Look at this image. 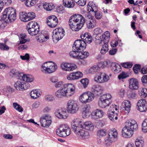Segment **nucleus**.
<instances>
[{
	"label": "nucleus",
	"instance_id": "3",
	"mask_svg": "<svg viewBox=\"0 0 147 147\" xmlns=\"http://www.w3.org/2000/svg\"><path fill=\"white\" fill-rule=\"evenodd\" d=\"M138 129V125L134 119L127 120L125 123L124 128L122 129V135L125 138L131 137L133 134V131Z\"/></svg>",
	"mask_w": 147,
	"mask_h": 147
},
{
	"label": "nucleus",
	"instance_id": "39",
	"mask_svg": "<svg viewBox=\"0 0 147 147\" xmlns=\"http://www.w3.org/2000/svg\"><path fill=\"white\" fill-rule=\"evenodd\" d=\"M82 51H79L78 59H83L86 58L89 55V53L87 51L82 52Z\"/></svg>",
	"mask_w": 147,
	"mask_h": 147
},
{
	"label": "nucleus",
	"instance_id": "34",
	"mask_svg": "<svg viewBox=\"0 0 147 147\" xmlns=\"http://www.w3.org/2000/svg\"><path fill=\"white\" fill-rule=\"evenodd\" d=\"M107 32V31L105 32V33H104V34H103L102 35H101L100 34L102 32V30L99 28H96L95 29L94 31V33L95 34H96V36L95 38V39H96L95 40H98V42H99L100 40H98L96 38L98 36V38H100V37H99L100 36H102V35H103V36H104L103 37L104 38L105 36H106V35H107V34H106V35H105V33Z\"/></svg>",
	"mask_w": 147,
	"mask_h": 147
},
{
	"label": "nucleus",
	"instance_id": "35",
	"mask_svg": "<svg viewBox=\"0 0 147 147\" xmlns=\"http://www.w3.org/2000/svg\"><path fill=\"white\" fill-rule=\"evenodd\" d=\"M118 133L117 130L115 129H112L109 130L108 133V136L109 137L113 138V139L117 138V136Z\"/></svg>",
	"mask_w": 147,
	"mask_h": 147
},
{
	"label": "nucleus",
	"instance_id": "59",
	"mask_svg": "<svg viewBox=\"0 0 147 147\" xmlns=\"http://www.w3.org/2000/svg\"><path fill=\"white\" fill-rule=\"evenodd\" d=\"M127 77L126 74L124 72H122L118 76V78L119 80L123 79Z\"/></svg>",
	"mask_w": 147,
	"mask_h": 147
},
{
	"label": "nucleus",
	"instance_id": "13",
	"mask_svg": "<svg viewBox=\"0 0 147 147\" xmlns=\"http://www.w3.org/2000/svg\"><path fill=\"white\" fill-rule=\"evenodd\" d=\"M76 120H77V121L78 122L77 125L81 127V128H84L87 130H92L93 129L94 126L93 124L90 121H88L84 122L81 119H75L73 121H76Z\"/></svg>",
	"mask_w": 147,
	"mask_h": 147
},
{
	"label": "nucleus",
	"instance_id": "48",
	"mask_svg": "<svg viewBox=\"0 0 147 147\" xmlns=\"http://www.w3.org/2000/svg\"><path fill=\"white\" fill-rule=\"evenodd\" d=\"M99 67L97 66H94L90 68L89 70V72L90 73L94 74L98 72L99 70Z\"/></svg>",
	"mask_w": 147,
	"mask_h": 147
},
{
	"label": "nucleus",
	"instance_id": "30",
	"mask_svg": "<svg viewBox=\"0 0 147 147\" xmlns=\"http://www.w3.org/2000/svg\"><path fill=\"white\" fill-rule=\"evenodd\" d=\"M41 93V92L39 90L35 89L31 91L30 94L32 98L36 99L40 96Z\"/></svg>",
	"mask_w": 147,
	"mask_h": 147
},
{
	"label": "nucleus",
	"instance_id": "41",
	"mask_svg": "<svg viewBox=\"0 0 147 147\" xmlns=\"http://www.w3.org/2000/svg\"><path fill=\"white\" fill-rule=\"evenodd\" d=\"M96 25V22L95 20L92 19L88 22L87 24V27L90 29L94 27Z\"/></svg>",
	"mask_w": 147,
	"mask_h": 147
},
{
	"label": "nucleus",
	"instance_id": "53",
	"mask_svg": "<svg viewBox=\"0 0 147 147\" xmlns=\"http://www.w3.org/2000/svg\"><path fill=\"white\" fill-rule=\"evenodd\" d=\"M80 82L83 85L84 87L85 88L88 84V80L87 78L82 79L80 80Z\"/></svg>",
	"mask_w": 147,
	"mask_h": 147
},
{
	"label": "nucleus",
	"instance_id": "37",
	"mask_svg": "<svg viewBox=\"0 0 147 147\" xmlns=\"http://www.w3.org/2000/svg\"><path fill=\"white\" fill-rule=\"evenodd\" d=\"M138 93L142 98H145L147 96V89L141 88L139 90Z\"/></svg>",
	"mask_w": 147,
	"mask_h": 147
},
{
	"label": "nucleus",
	"instance_id": "16",
	"mask_svg": "<svg viewBox=\"0 0 147 147\" xmlns=\"http://www.w3.org/2000/svg\"><path fill=\"white\" fill-rule=\"evenodd\" d=\"M35 17V13L33 12L26 13L22 12L20 14V18L21 20L26 22L34 19Z\"/></svg>",
	"mask_w": 147,
	"mask_h": 147
},
{
	"label": "nucleus",
	"instance_id": "58",
	"mask_svg": "<svg viewBox=\"0 0 147 147\" xmlns=\"http://www.w3.org/2000/svg\"><path fill=\"white\" fill-rule=\"evenodd\" d=\"M4 6H8L10 5L11 3V0H1Z\"/></svg>",
	"mask_w": 147,
	"mask_h": 147
},
{
	"label": "nucleus",
	"instance_id": "23",
	"mask_svg": "<svg viewBox=\"0 0 147 147\" xmlns=\"http://www.w3.org/2000/svg\"><path fill=\"white\" fill-rule=\"evenodd\" d=\"M56 117L60 119H65L67 118V112L65 109H60L56 110L55 112Z\"/></svg>",
	"mask_w": 147,
	"mask_h": 147
},
{
	"label": "nucleus",
	"instance_id": "19",
	"mask_svg": "<svg viewBox=\"0 0 147 147\" xmlns=\"http://www.w3.org/2000/svg\"><path fill=\"white\" fill-rule=\"evenodd\" d=\"M81 38L82 40H78L81 42H83L85 44V48L86 45V43L90 44L92 41V38L91 36L88 33H86L84 34H82L81 35Z\"/></svg>",
	"mask_w": 147,
	"mask_h": 147
},
{
	"label": "nucleus",
	"instance_id": "43",
	"mask_svg": "<svg viewBox=\"0 0 147 147\" xmlns=\"http://www.w3.org/2000/svg\"><path fill=\"white\" fill-rule=\"evenodd\" d=\"M37 25H39L37 22H30L27 25L26 29L27 30L30 29V28H34L36 27Z\"/></svg>",
	"mask_w": 147,
	"mask_h": 147
},
{
	"label": "nucleus",
	"instance_id": "26",
	"mask_svg": "<svg viewBox=\"0 0 147 147\" xmlns=\"http://www.w3.org/2000/svg\"><path fill=\"white\" fill-rule=\"evenodd\" d=\"M104 113L101 110L96 109L94 110L92 113V118L94 119H98L102 117Z\"/></svg>",
	"mask_w": 147,
	"mask_h": 147
},
{
	"label": "nucleus",
	"instance_id": "55",
	"mask_svg": "<svg viewBox=\"0 0 147 147\" xmlns=\"http://www.w3.org/2000/svg\"><path fill=\"white\" fill-rule=\"evenodd\" d=\"M94 13L95 17L97 19H100L102 17V13L99 11Z\"/></svg>",
	"mask_w": 147,
	"mask_h": 147
},
{
	"label": "nucleus",
	"instance_id": "50",
	"mask_svg": "<svg viewBox=\"0 0 147 147\" xmlns=\"http://www.w3.org/2000/svg\"><path fill=\"white\" fill-rule=\"evenodd\" d=\"M140 68L141 67L140 65L136 64L133 67V69L134 73L136 74H137L138 73V71L140 70Z\"/></svg>",
	"mask_w": 147,
	"mask_h": 147
},
{
	"label": "nucleus",
	"instance_id": "64",
	"mask_svg": "<svg viewBox=\"0 0 147 147\" xmlns=\"http://www.w3.org/2000/svg\"><path fill=\"white\" fill-rule=\"evenodd\" d=\"M77 3L79 5L81 6H84L86 3V0H79L77 2Z\"/></svg>",
	"mask_w": 147,
	"mask_h": 147
},
{
	"label": "nucleus",
	"instance_id": "36",
	"mask_svg": "<svg viewBox=\"0 0 147 147\" xmlns=\"http://www.w3.org/2000/svg\"><path fill=\"white\" fill-rule=\"evenodd\" d=\"M38 35V38L37 40L40 42H42L49 38V37L47 36H45L43 33H41L40 34H39Z\"/></svg>",
	"mask_w": 147,
	"mask_h": 147
},
{
	"label": "nucleus",
	"instance_id": "24",
	"mask_svg": "<svg viewBox=\"0 0 147 147\" xmlns=\"http://www.w3.org/2000/svg\"><path fill=\"white\" fill-rule=\"evenodd\" d=\"M129 87L131 90H137L139 88V83L137 79L132 78L129 80Z\"/></svg>",
	"mask_w": 147,
	"mask_h": 147
},
{
	"label": "nucleus",
	"instance_id": "9",
	"mask_svg": "<svg viewBox=\"0 0 147 147\" xmlns=\"http://www.w3.org/2000/svg\"><path fill=\"white\" fill-rule=\"evenodd\" d=\"M57 134L62 137H65L71 134V129L69 126L65 124H62L56 129Z\"/></svg>",
	"mask_w": 147,
	"mask_h": 147
},
{
	"label": "nucleus",
	"instance_id": "11",
	"mask_svg": "<svg viewBox=\"0 0 147 147\" xmlns=\"http://www.w3.org/2000/svg\"><path fill=\"white\" fill-rule=\"evenodd\" d=\"M11 73L16 77H18L25 82H31L33 81L34 80V77L30 75H26L22 73H20L16 69H13L11 71Z\"/></svg>",
	"mask_w": 147,
	"mask_h": 147
},
{
	"label": "nucleus",
	"instance_id": "32",
	"mask_svg": "<svg viewBox=\"0 0 147 147\" xmlns=\"http://www.w3.org/2000/svg\"><path fill=\"white\" fill-rule=\"evenodd\" d=\"M29 34L33 36L37 34L39 31V26L37 25L35 28H30L27 30Z\"/></svg>",
	"mask_w": 147,
	"mask_h": 147
},
{
	"label": "nucleus",
	"instance_id": "47",
	"mask_svg": "<svg viewBox=\"0 0 147 147\" xmlns=\"http://www.w3.org/2000/svg\"><path fill=\"white\" fill-rule=\"evenodd\" d=\"M113 140H114L113 139V138H111L110 137L108 136L105 138V144H106L107 146H110Z\"/></svg>",
	"mask_w": 147,
	"mask_h": 147
},
{
	"label": "nucleus",
	"instance_id": "15",
	"mask_svg": "<svg viewBox=\"0 0 147 147\" xmlns=\"http://www.w3.org/2000/svg\"><path fill=\"white\" fill-rule=\"evenodd\" d=\"M109 80V76L104 72H100L96 75L94 78V81L99 83L107 82Z\"/></svg>",
	"mask_w": 147,
	"mask_h": 147
},
{
	"label": "nucleus",
	"instance_id": "25",
	"mask_svg": "<svg viewBox=\"0 0 147 147\" xmlns=\"http://www.w3.org/2000/svg\"><path fill=\"white\" fill-rule=\"evenodd\" d=\"M26 84L24 82L17 81L14 83V86L17 90L23 91L27 88L26 85Z\"/></svg>",
	"mask_w": 147,
	"mask_h": 147
},
{
	"label": "nucleus",
	"instance_id": "38",
	"mask_svg": "<svg viewBox=\"0 0 147 147\" xmlns=\"http://www.w3.org/2000/svg\"><path fill=\"white\" fill-rule=\"evenodd\" d=\"M43 6L44 9L47 11H51L54 8V6L52 3H46L43 4Z\"/></svg>",
	"mask_w": 147,
	"mask_h": 147
},
{
	"label": "nucleus",
	"instance_id": "17",
	"mask_svg": "<svg viewBox=\"0 0 147 147\" xmlns=\"http://www.w3.org/2000/svg\"><path fill=\"white\" fill-rule=\"evenodd\" d=\"M53 33H55L53 37L57 41L62 38L64 36L65 32L63 29L61 28H59L54 30Z\"/></svg>",
	"mask_w": 147,
	"mask_h": 147
},
{
	"label": "nucleus",
	"instance_id": "54",
	"mask_svg": "<svg viewBox=\"0 0 147 147\" xmlns=\"http://www.w3.org/2000/svg\"><path fill=\"white\" fill-rule=\"evenodd\" d=\"M132 64L131 62H127L122 64V66L123 67L127 68H130L132 67Z\"/></svg>",
	"mask_w": 147,
	"mask_h": 147
},
{
	"label": "nucleus",
	"instance_id": "22",
	"mask_svg": "<svg viewBox=\"0 0 147 147\" xmlns=\"http://www.w3.org/2000/svg\"><path fill=\"white\" fill-rule=\"evenodd\" d=\"M40 121L41 126L44 127L49 126L51 123V119L50 116L48 115H45L42 117L40 119Z\"/></svg>",
	"mask_w": 147,
	"mask_h": 147
},
{
	"label": "nucleus",
	"instance_id": "57",
	"mask_svg": "<svg viewBox=\"0 0 147 147\" xmlns=\"http://www.w3.org/2000/svg\"><path fill=\"white\" fill-rule=\"evenodd\" d=\"M5 21V20H0V28H3L6 26Z\"/></svg>",
	"mask_w": 147,
	"mask_h": 147
},
{
	"label": "nucleus",
	"instance_id": "40",
	"mask_svg": "<svg viewBox=\"0 0 147 147\" xmlns=\"http://www.w3.org/2000/svg\"><path fill=\"white\" fill-rule=\"evenodd\" d=\"M19 38L20 44H23L28 41V40L26 39V35L24 34H20Z\"/></svg>",
	"mask_w": 147,
	"mask_h": 147
},
{
	"label": "nucleus",
	"instance_id": "12",
	"mask_svg": "<svg viewBox=\"0 0 147 147\" xmlns=\"http://www.w3.org/2000/svg\"><path fill=\"white\" fill-rule=\"evenodd\" d=\"M67 108L69 113L71 114L76 113L79 109L77 101L73 99L68 100L67 103Z\"/></svg>",
	"mask_w": 147,
	"mask_h": 147
},
{
	"label": "nucleus",
	"instance_id": "60",
	"mask_svg": "<svg viewBox=\"0 0 147 147\" xmlns=\"http://www.w3.org/2000/svg\"><path fill=\"white\" fill-rule=\"evenodd\" d=\"M45 99L47 101H52L54 100L53 97L49 95H46L45 96Z\"/></svg>",
	"mask_w": 147,
	"mask_h": 147
},
{
	"label": "nucleus",
	"instance_id": "20",
	"mask_svg": "<svg viewBox=\"0 0 147 147\" xmlns=\"http://www.w3.org/2000/svg\"><path fill=\"white\" fill-rule=\"evenodd\" d=\"M47 23L48 26L51 28L55 27L57 24L58 20L55 16H49L47 18Z\"/></svg>",
	"mask_w": 147,
	"mask_h": 147
},
{
	"label": "nucleus",
	"instance_id": "2",
	"mask_svg": "<svg viewBox=\"0 0 147 147\" xmlns=\"http://www.w3.org/2000/svg\"><path fill=\"white\" fill-rule=\"evenodd\" d=\"M85 22V19L81 15L75 14L69 18V24L71 29L73 31H77L83 26Z\"/></svg>",
	"mask_w": 147,
	"mask_h": 147
},
{
	"label": "nucleus",
	"instance_id": "7",
	"mask_svg": "<svg viewBox=\"0 0 147 147\" xmlns=\"http://www.w3.org/2000/svg\"><path fill=\"white\" fill-rule=\"evenodd\" d=\"M16 18V11L13 8H6L3 12L2 19L5 20V21L9 20L11 22L15 20Z\"/></svg>",
	"mask_w": 147,
	"mask_h": 147
},
{
	"label": "nucleus",
	"instance_id": "28",
	"mask_svg": "<svg viewBox=\"0 0 147 147\" xmlns=\"http://www.w3.org/2000/svg\"><path fill=\"white\" fill-rule=\"evenodd\" d=\"M122 105L123 107L125 113L126 114H128L130 111L131 108L130 101L127 100H125L122 102Z\"/></svg>",
	"mask_w": 147,
	"mask_h": 147
},
{
	"label": "nucleus",
	"instance_id": "56",
	"mask_svg": "<svg viewBox=\"0 0 147 147\" xmlns=\"http://www.w3.org/2000/svg\"><path fill=\"white\" fill-rule=\"evenodd\" d=\"M0 49L2 50H8L9 49V47L5 44L0 43Z\"/></svg>",
	"mask_w": 147,
	"mask_h": 147
},
{
	"label": "nucleus",
	"instance_id": "5",
	"mask_svg": "<svg viewBox=\"0 0 147 147\" xmlns=\"http://www.w3.org/2000/svg\"><path fill=\"white\" fill-rule=\"evenodd\" d=\"M85 44L82 41L76 40L72 47V51L69 53L70 57L74 59H79V53L80 51H83L85 49Z\"/></svg>",
	"mask_w": 147,
	"mask_h": 147
},
{
	"label": "nucleus",
	"instance_id": "10",
	"mask_svg": "<svg viewBox=\"0 0 147 147\" xmlns=\"http://www.w3.org/2000/svg\"><path fill=\"white\" fill-rule=\"evenodd\" d=\"M57 68V65L51 61L46 62L42 66L41 71L45 74L51 73L55 71Z\"/></svg>",
	"mask_w": 147,
	"mask_h": 147
},
{
	"label": "nucleus",
	"instance_id": "62",
	"mask_svg": "<svg viewBox=\"0 0 147 147\" xmlns=\"http://www.w3.org/2000/svg\"><path fill=\"white\" fill-rule=\"evenodd\" d=\"M74 73L76 79H78L82 77L83 76V74L81 72L77 71L74 72Z\"/></svg>",
	"mask_w": 147,
	"mask_h": 147
},
{
	"label": "nucleus",
	"instance_id": "31",
	"mask_svg": "<svg viewBox=\"0 0 147 147\" xmlns=\"http://www.w3.org/2000/svg\"><path fill=\"white\" fill-rule=\"evenodd\" d=\"M63 5L65 7L70 8L74 6L75 3L73 0H63Z\"/></svg>",
	"mask_w": 147,
	"mask_h": 147
},
{
	"label": "nucleus",
	"instance_id": "4",
	"mask_svg": "<svg viewBox=\"0 0 147 147\" xmlns=\"http://www.w3.org/2000/svg\"><path fill=\"white\" fill-rule=\"evenodd\" d=\"M72 121L71 125V127L72 130L76 134L77 136L83 140L89 138L90 135L88 132L86 131L81 128V127L77 126V120Z\"/></svg>",
	"mask_w": 147,
	"mask_h": 147
},
{
	"label": "nucleus",
	"instance_id": "49",
	"mask_svg": "<svg viewBox=\"0 0 147 147\" xmlns=\"http://www.w3.org/2000/svg\"><path fill=\"white\" fill-rule=\"evenodd\" d=\"M106 131L105 130L100 129L98 131L97 135L99 137H102L106 135Z\"/></svg>",
	"mask_w": 147,
	"mask_h": 147
},
{
	"label": "nucleus",
	"instance_id": "27",
	"mask_svg": "<svg viewBox=\"0 0 147 147\" xmlns=\"http://www.w3.org/2000/svg\"><path fill=\"white\" fill-rule=\"evenodd\" d=\"M111 68L112 71L115 74L118 73L121 70V66L119 64L115 63H111Z\"/></svg>",
	"mask_w": 147,
	"mask_h": 147
},
{
	"label": "nucleus",
	"instance_id": "63",
	"mask_svg": "<svg viewBox=\"0 0 147 147\" xmlns=\"http://www.w3.org/2000/svg\"><path fill=\"white\" fill-rule=\"evenodd\" d=\"M20 57L22 60L28 61L30 58L29 55L28 53H26L24 56L21 55Z\"/></svg>",
	"mask_w": 147,
	"mask_h": 147
},
{
	"label": "nucleus",
	"instance_id": "14",
	"mask_svg": "<svg viewBox=\"0 0 147 147\" xmlns=\"http://www.w3.org/2000/svg\"><path fill=\"white\" fill-rule=\"evenodd\" d=\"M93 94L88 92L82 94L80 97V100L82 103L89 102L94 99Z\"/></svg>",
	"mask_w": 147,
	"mask_h": 147
},
{
	"label": "nucleus",
	"instance_id": "45",
	"mask_svg": "<svg viewBox=\"0 0 147 147\" xmlns=\"http://www.w3.org/2000/svg\"><path fill=\"white\" fill-rule=\"evenodd\" d=\"M13 107L17 110L20 112L23 111V109L21 106L17 102H14L13 103Z\"/></svg>",
	"mask_w": 147,
	"mask_h": 147
},
{
	"label": "nucleus",
	"instance_id": "8",
	"mask_svg": "<svg viewBox=\"0 0 147 147\" xmlns=\"http://www.w3.org/2000/svg\"><path fill=\"white\" fill-rule=\"evenodd\" d=\"M111 96L109 94H104L100 97L98 100L99 106L102 108L109 106L111 102Z\"/></svg>",
	"mask_w": 147,
	"mask_h": 147
},
{
	"label": "nucleus",
	"instance_id": "42",
	"mask_svg": "<svg viewBox=\"0 0 147 147\" xmlns=\"http://www.w3.org/2000/svg\"><path fill=\"white\" fill-rule=\"evenodd\" d=\"M38 0H26L25 4L27 6L31 7L36 4Z\"/></svg>",
	"mask_w": 147,
	"mask_h": 147
},
{
	"label": "nucleus",
	"instance_id": "52",
	"mask_svg": "<svg viewBox=\"0 0 147 147\" xmlns=\"http://www.w3.org/2000/svg\"><path fill=\"white\" fill-rule=\"evenodd\" d=\"M68 80H76L74 72L71 73L68 75L67 77Z\"/></svg>",
	"mask_w": 147,
	"mask_h": 147
},
{
	"label": "nucleus",
	"instance_id": "29",
	"mask_svg": "<svg viewBox=\"0 0 147 147\" xmlns=\"http://www.w3.org/2000/svg\"><path fill=\"white\" fill-rule=\"evenodd\" d=\"M107 114L109 118L112 121H114L117 119L118 115L117 113H115L114 111H112V109H109Z\"/></svg>",
	"mask_w": 147,
	"mask_h": 147
},
{
	"label": "nucleus",
	"instance_id": "46",
	"mask_svg": "<svg viewBox=\"0 0 147 147\" xmlns=\"http://www.w3.org/2000/svg\"><path fill=\"white\" fill-rule=\"evenodd\" d=\"M142 130L144 133L147 132V118L143 121L142 124Z\"/></svg>",
	"mask_w": 147,
	"mask_h": 147
},
{
	"label": "nucleus",
	"instance_id": "21",
	"mask_svg": "<svg viewBox=\"0 0 147 147\" xmlns=\"http://www.w3.org/2000/svg\"><path fill=\"white\" fill-rule=\"evenodd\" d=\"M138 109L141 112H145L147 110V103L145 99L140 100L137 103Z\"/></svg>",
	"mask_w": 147,
	"mask_h": 147
},
{
	"label": "nucleus",
	"instance_id": "6",
	"mask_svg": "<svg viewBox=\"0 0 147 147\" xmlns=\"http://www.w3.org/2000/svg\"><path fill=\"white\" fill-rule=\"evenodd\" d=\"M107 34L103 37V35L100 36V38L97 36V39L100 40V42H98L99 44H100L103 42L104 45H103L100 50V53L102 55H104L108 52L109 50V46L107 44L110 39V34L109 32H107L105 34V35Z\"/></svg>",
	"mask_w": 147,
	"mask_h": 147
},
{
	"label": "nucleus",
	"instance_id": "44",
	"mask_svg": "<svg viewBox=\"0 0 147 147\" xmlns=\"http://www.w3.org/2000/svg\"><path fill=\"white\" fill-rule=\"evenodd\" d=\"M135 143L137 147H143L144 145V141L142 140L137 139Z\"/></svg>",
	"mask_w": 147,
	"mask_h": 147
},
{
	"label": "nucleus",
	"instance_id": "1",
	"mask_svg": "<svg viewBox=\"0 0 147 147\" xmlns=\"http://www.w3.org/2000/svg\"><path fill=\"white\" fill-rule=\"evenodd\" d=\"M55 88L61 87L55 93V96L59 98L67 96H71L75 93V88L72 84H66L63 85V82L59 81L55 84Z\"/></svg>",
	"mask_w": 147,
	"mask_h": 147
},
{
	"label": "nucleus",
	"instance_id": "33",
	"mask_svg": "<svg viewBox=\"0 0 147 147\" xmlns=\"http://www.w3.org/2000/svg\"><path fill=\"white\" fill-rule=\"evenodd\" d=\"M92 89L94 92L95 93H97V95L101 94L103 90L102 87L99 85H94Z\"/></svg>",
	"mask_w": 147,
	"mask_h": 147
},
{
	"label": "nucleus",
	"instance_id": "18",
	"mask_svg": "<svg viewBox=\"0 0 147 147\" xmlns=\"http://www.w3.org/2000/svg\"><path fill=\"white\" fill-rule=\"evenodd\" d=\"M61 69L64 71H71L76 69L77 67L74 64L68 63H63L60 65Z\"/></svg>",
	"mask_w": 147,
	"mask_h": 147
},
{
	"label": "nucleus",
	"instance_id": "51",
	"mask_svg": "<svg viewBox=\"0 0 147 147\" xmlns=\"http://www.w3.org/2000/svg\"><path fill=\"white\" fill-rule=\"evenodd\" d=\"M128 97L130 99H135L137 98V95L135 92H134L128 94Z\"/></svg>",
	"mask_w": 147,
	"mask_h": 147
},
{
	"label": "nucleus",
	"instance_id": "61",
	"mask_svg": "<svg viewBox=\"0 0 147 147\" xmlns=\"http://www.w3.org/2000/svg\"><path fill=\"white\" fill-rule=\"evenodd\" d=\"M88 8L90 10V11L94 12V13H95V12H96L98 11H97V6L95 4H94V6H92V7H90H90H89Z\"/></svg>",
	"mask_w": 147,
	"mask_h": 147
}]
</instances>
